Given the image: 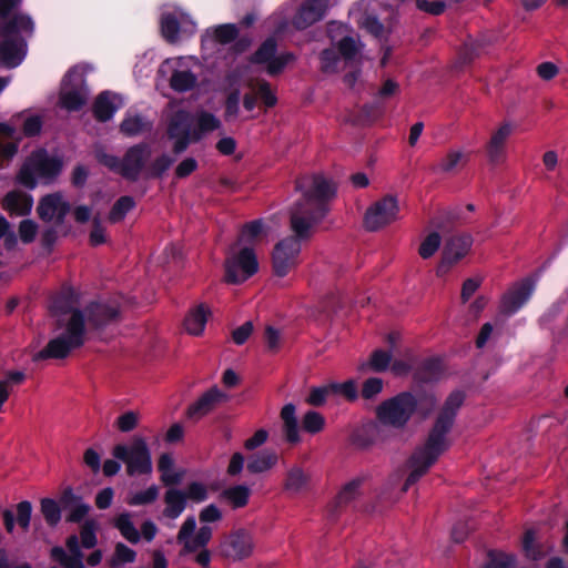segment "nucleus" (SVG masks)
Listing matches in <instances>:
<instances>
[{"label": "nucleus", "instance_id": "obj_1", "mask_svg": "<svg viewBox=\"0 0 568 568\" xmlns=\"http://www.w3.org/2000/svg\"><path fill=\"white\" fill-rule=\"evenodd\" d=\"M295 190L302 196L290 211V227L294 235L277 242L272 253L273 272L286 276L298 263L301 242L312 236L313 229L329 213V202L336 195L335 184L322 174L303 175L296 179Z\"/></svg>", "mask_w": 568, "mask_h": 568}, {"label": "nucleus", "instance_id": "obj_2", "mask_svg": "<svg viewBox=\"0 0 568 568\" xmlns=\"http://www.w3.org/2000/svg\"><path fill=\"white\" fill-rule=\"evenodd\" d=\"M436 405L437 398L434 390L419 387L413 392H400L383 400L376 407V418L381 427L390 426L403 429L415 414L426 418Z\"/></svg>", "mask_w": 568, "mask_h": 568}, {"label": "nucleus", "instance_id": "obj_3", "mask_svg": "<svg viewBox=\"0 0 568 568\" xmlns=\"http://www.w3.org/2000/svg\"><path fill=\"white\" fill-rule=\"evenodd\" d=\"M221 125V120L209 111L202 110L194 114L185 109H179L169 116L165 134L173 141V154L180 155L191 144L199 143Z\"/></svg>", "mask_w": 568, "mask_h": 568}, {"label": "nucleus", "instance_id": "obj_4", "mask_svg": "<svg viewBox=\"0 0 568 568\" xmlns=\"http://www.w3.org/2000/svg\"><path fill=\"white\" fill-rule=\"evenodd\" d=\"M54 331L63 332L51 338L48 344L36 355L37 359H63L70 355L73 349H78L85 344L87 326L83 312H74L69 320H54Z\"/></svg>", "mask_w": 568, "mask_h": 568}, {"label": "nucleus", "instance_id": "obj_5", "mask_svg": "<svg viewBox=\"0 0 568 568\" xmlns=\"http://www.w3.org/2000/svg\"><path fill=\"white\" fill-rule=\"evenodd\" d=\"M33 29V20L24 13H16L9 21L0 24V65L13 69L22 63L27 54V43L24 39L13 36L19 32L32 34Z\"/></svg>", "mask_w": 568, "mask_h": 568}, {"label": "nucleus", "instance_id": "obj_6", "mask_svg": "<svg viewBox=\"0 0 568 568\" xmlns=\"http://www.w3.org/2000/svg\"><path fill=\"white\" fill-rule=\"evenodd\" d=\"M63 161L58 156H50L44 149L33 151L21 165L17 174V183L28 190H34L38 179L50 183L61 173Z\"/></svg>", "mask_w": 568, "mask_h": 568}, {"label": "nucleus", "instance_id": "obj_7", "mask_svg": "<svg viewBox=\"0 0 568 568\" xmlns=\"http://www.w3.org/2000/svg\"><path fill=\"white\" fill-rule=\"evenodd\" d=\"M115 459L125 464L128 476L150 475L152 456L149 445L142 436H133L130 444H118L112 449Z\"/></svg>", "mask_w": 568, "mask_h": 568}, {"label": "nucleus", "instance_id": "obj_8", "mask_svg": "<svg viewBox=\"0 0 568 568\" xmlns=\"http://www.w3.org/2000/svg\"><path fill=\"white\" fill-rule=\"evenodd\" d=\"M465 397V393L458 389L452 392L447 396L443 407L440 408L437 417L435 418L432 428L428 432V438L448 448L450 447V442L448 440L447 435L450 433L454 426L457 413L459 408L463 406Z\"/></svg>", "mask_w": 568, "mask_h": 568}, {"label": "nucleus", "instance_id": "obj_9", "mask_svg": "<svg viewBox=\"0 0 568 568\" xmlns=\"http://www.w3.org/2000/svg\"><path fill=\"white\" fill-rule=\"evenodd\" d=\"M257 271V257L251 246H244L236 253H229L224 261V280L229 284H242Z\"/></svg>", "mask_w": 568, "mask_h": 568}, {"label": "nucleus", "instance_id": "obj_10", "mask_svg": "<svg viewBox=\"0 0 568 568\" xmlns=\"http://www.w3.org/2000/svg\"><path fill=\"white\" fill-rule=\"evenodd\" d=\"M447 449L448 447L427 437L424 445L417 448L408 460L412 470L405 479L403 490L407 491L416 484Z\"/></svg>", "mask_w": 568, "mask_h": 568}, {"label": "nucleus", "instance_id": "obj_11", "mask_svg": "<svg viewBox=\"0 0 568 568\" xmlns=\"http://www.w3.org/2000/svg\"><path fill=\"white\" fill-rule=\"evenodd\" d=\"M88 100L85 78L78 67L71 68L62 79L61 105L70 111H80Z\"/></svg>", "mask_w": 568, "mask_h": 568}, {"label": "nucleus", "instance_id": "obj_12", "mask_svg": "<svg viewBox=\"0 0 568 568\" xmlns=\"http://www.w3.org/2000/svg\"><path fill=\"white\" fill-rule=\"evenodd\" d=\"M399 219V205L396 196L387 194L373 203L365 212L364 226L376 232Z\"/></svg>", "mask_w": 568, "mask_h": 568}, {"label": "nucleus", "instance_id": "obj_13", "mask_svg": "<svg viewBox=\"0 0 568 568\" xmlns=\"http://www.w3.org/2000/svg\"><path fill=\"white\" fill-rule=\"evenodd\" d=\"M83 311L87 333L90 331H102L106 326L120 321L121 311L119 305L104 302H90Z\"/></svg>", "mask_w": 568, "mask_h": 568}, {"label": "nucleus", "instance_id": "obj_14", "mask_svg": "<svg viewBox=\"0 0 568 568\" xmlns=\"http://www.w3.org/2000/svg\"><path fill=\"white\" fill-rule=\"evenodd\" d=\"M473 245V237L470 234H455L447 239L442 260L437 266V274L444 275L449 268L467 255Z\"/></svg>", "mask_w": 568, "mask_h": 568}, {"label": "nucleus", "instance_id": "obj_15", "mask_svg": "<svg viewBox=\"0 0 568 568\" xmlns=\"http://www.w3.org/2000/svg\"><path fill=\"white\" fill-rule=\"evenodd\" d=\"M150 154V146L145 142L130 146L121 160L120 174L129 181H136L144 170Z\"/></svg>", "mask_w": 568, "mask_h": 568}, {"label": "nucleus", "instance_id": "obj_16", "mask_svg": "<svg viewBox=\"0 0 568 568\" xmlns=\"http://www.w3.org/2000/svg\"><path fill=\"white\" fill-rule=\"evenodd\" d=\"M536 278L531 276L525 277L516 283L501 298L500 310L506 315H513L518 312L531 297Z\"/></svg>", "mask_w": 568, "mask_h": 568}, {"label": "nucleus", "instance_id": "obj_17", "mask_svg": "<svg viewBox=\"0 0 568 568\" xmlns=\"http://www.w3.org/2000/svg\"><path fill=\"white\" fill-rule=\"evenodd\" d=\"M253 551V539L245 529H237L230 532L221 542V554L233 560H242L251 556Z\"/></svg>", "mask_w": 568, "mask_h": 568}, {"label": "nucleus", "instance_id": "obj_18", "mask_svg": "<svg viewBox=\"0 0 568 568\" xmlns=\"http://www.w3.org/2000/svg\"><path fill=\"white\" fill-rule=\"evenodd\" d=\"M328 9V0H306L302 3L293 18V26L297 30H305L321 21Z\"/></svg>", "mask_w": 568, "mask_h": 568}, {"label": "nucleus", "instance_id": "obj_19", "mask_svg": "<svg viewBox=\"0 0 568 568\" xmlns=\"http://www.w3.org/2000/svg\"><path fill=\"white\" fill-rule=\"evenodd\" d=\"M514 126L509 122H504L495 132H493L486 144V154L493 165L503 163L506 159V144L511 135Z\"/></svg>", "mask_w": 568, "mask_h": 568}, {"label": "nucleus", "instance_id": "obj_20", "mask_svg": "<svg viewBox=\"0 0 568 568\" xmlns=\"http://www.w3.org/2000/svg\"><path fill=\"white\" fill-rule=\"evenodd\" d=\"M77 293L71 286H63L51 300L50 312L54 320H69L74 312H83L77 307Z\"/></svg>", "mask_w": 568, "mask_h": 568}, {"label": "nucleus", "instance_id": "obj_21", "mask_svg": "<svg viewBox=\"0 0 568 568\" xmlns=\"http://www.w3.org/2000/svg\"><path fill=\"white\" fill-rule=\"evenodd\" d=\"M225 398L226 395L216 386H213L187 407L186 417L190 419L199 420L200 418L210 414L216 407V405L222 403Z\"/></svg>", "mask_w": 568, "mask_h": 568}, {"label": "nucleus", "instance_id": "obj_22", "mask_svg": "<svg viewBox=\"0 0 568 568\" xmlns=\"http://www.w3.org/2000/svg\"><path fill=\"white\" fill-rule=\"evenodd\" d=\"M153 123L139 113L128 111L119 125V131L126 138H133L150 132Z\"/></svg>", "mask_w": 568, "mask_h": 568}, {"label": "nucleus", "instance_id": "obj_23", "mask_svg": "<svg viewBox=\"0 0 568 568\" xmlns=\"http://www.w3.org/2000/svg\"><path fill=\"white\" fill-rule=\"evenodd\" d=\"M486 45L484 38L468 36L457 51L456 68H464L471 64L481 53Z\"/></svg>", "mask_w": 568, "mask_h": 568}, {"label": "nucleus", "instance_id": "obj_24", "mask_svg": "<svg viewBox=\"0 0 568 568\" xmlns=\"http://www.w3.org/2000/svg\"><path fill=\"white\" fill-rule=\"evenodd\" d=\"M361 485L362 479L355 478L343 486L335 497L333 507L329 509L328 517L331 520H336L338 517V510L357 497Z\"/></svg>", "mask_w": 568, "mask_h": 568}, {"label": "nucleus", "instance_id": "obj_25", "mask_svg": "<svg viewBox=\"0 0 568 568\" xmlns=\"http://www.w3.org/2000/svg\"><path fill=\"white\" fill-rule=\"evenodd\" d=\"M33 199L31 195L18 191L7 193L3 207L11 214L28 215L31 212Z\"/></svg>", "mask_w": 568, "mask_h": 568}, {"label": "nucleus", "instance_id": "obj_26", "mask_svg": "<svg viewBox=\"0 0 568 568\" xmlns=\"http://www.w3.org/2000/svg\"><path fill=\"white\" fill-rule=\"evenodd\" d=\"M211 314L205 304L192 308L184 318V327L191 335L199 336L203 333L207 317Z\"/></svg>", "mask_w": 568, "mask_h": 568}, {"label": "nucleus", "instance_id": "obj_27", "mask_svg": "<svg viewBox=\"0 0 568 568\" xmlns=\"http://www.w3.org/2000/svg\"><path fill=\"white\" fill-rule=\"evenodd\" d=\"M186 501L184 491L176 488L168 489L164 494L165 508L163 515L166 518L176 519L186 508Z\"/></svg>", "mask_w": 568, "mask_h": 568}, {"label": "nucleus", "instance_id": "obj_28", "mask_svg": "<svg viewBox=\"0 0 568 568\" xmlns=\"http://www.w3.org/2000/svg\"><path fill=\"white\" fill-rule=\"evenodd\" d=\"M277 459L276 452L265 449L248 457L246 469L251 474H261L274 467Z\"/></svg>", "mask_w": 568, "mask_h": 568}, {"label": "nucleus", "instance_id": "obj_29", "mask_svg": "<svg viewBox=\"0 0 568 568\" xmlns=\"http://www.w3.org/2000/svg\"><path fill=\"white\" fill-rule=\"evenodd\" d=\"M116 111L118 106L111 100V93L109 91L101 92L95 98L92 105L94 119L102 123L110 121Z\"/></svg>", "mask_w": 568, "mask_h": 568}, {"label": "nucleus", "instance_id": "obj_30", "mask_svg": "<svg viewBox=\"0 0 568 568\" xmlns=\"http://www.w3.org/2000/svg\"><path fill=\"white\" fill-rule=\"evenodd\" d=\"M251 489L246 485H234L222 490L220 497L233 509L245 507L250 501Z\"/></svg>", "mask_w": 568, "mask_h": 568}, {"label": "nucleus", "instance_id": "obj_31", "mask_svg": "<svg viewBox=\"0 0 568 568\" xmlns=\"http://www.w3.org/2000/svg\"><path fill=\"white\" fill-rule=\"evenodd\" d=\"M443 374V364L439 358L430 357L420 363L416 371V377L423 383H434L439 381Z\"/></svg>", "mask_w": 568, "mask_h": 568}, {"label": "nucleus", "instance_id": "obj_32", "mask_svg": "<svg viewBox=\"0 0 568 568\" xmlns=\"http://www.w3.org/2000/svg\"><path fill=\"white\" fill-rule=\"evenodd\" d=\"M197 78L191 70H174L170 78V87L173 91L183 93L196 87Z\"/></svg>", "mask_w": 568, "mask_h": 568}, {"label": "nucleus", "instance_id": "obj_33", "mask_svg": "<svg viewBox=\"0 0 568 568\" xmlns=\"http://www.w3.org/2000/svg\"><path fill=\"white\" fill-rule=\"evenodd\" d=\"M308 479V476L301 467L294 466L286 473L284 490L291 494L301 493L307 486Z\"/></svg>", "mask_w": 568, "mask_h": 568}, {"label": "nucleus", "instance_id": "obj_34", "mask_svg": "<svg viewBox=\"0 0 568 568\" xmlns=\"http://www.w3.org/2000/svg\"><path fill=\"white\" fill-rule=\"evenodd\" d=\"M382 427L373 425L353 434V444L362 449L368 448L374 445L378 439H382Z\"/></svg>", "mask_w": 568, "mask_h": 568}, {"label": "nucleus", "instance_id": "obj_35", "mask_svg": "<svg viewBox=\"0 0 568 568\" xmlns=\"http://www.w3.org/2000/svg\"><path fill=\"white\" fill-rule=\"evenodd\" d=\"M113 526L120 531L123 538L131 544H138L141 539L139 530L131 521L129 513L120 514L113 523Z\"/></svg>", "mask_w": 568, "mask_h": 568}, {"label": "nucleus", "instance_id": "obj_36", "mask_svg": "<svg viewBox=\"0 0 568 568\" xmlns=\"http://www.w3.org/2000/svg\"><path fill=\"white\" fill-rule=\"evenodd\" d=\"M135 207V201L130 195L120 196L112 205L108 220L110 223H119L124 220L126 214Z\"/></svg>", "mask_w": 568, "mask_h": 568}, {"label": "nucleus", "instance_id": "obj_37", "mask_svg": "<svg viewBox=\"0 0 568 568\" xmlns=\"http://www.w3.org/2000/svg\"><path fill=\"white\" fill-rule=\"evenodd\" d=\"M277 51V41L274 37L266 38L257 50L251 55L250 61L253 64H266Z\"/></svg>", "mask_w": 568, "mask_h": 568}, {"label": "nucleus", "instance_id": "obj_38", "mask_svg": "<svg viewBox=\"0 0 568 568\" xmlns=\"http://www.w3.org/2000/svg\"><path fill=\"white\" fill-rule=\"evenodd\" d=\"M60 195V193H51L40 200L37 212L42 221L50 222L55 216Z\"/></svg>", "mask_w": 568, "mask_h": 568}, {"label": "nucleus", "instance_id": "obj_39", "mask_svg": "<svg viewBox=\"0 0 568 568\" xmlns=\"http://www.w3.org/2000/svg\"><path fill=\"white\" fill-rule=\"evenodd\" d=\"M161 33L163 38L173 43L178 40L181 24L178 17L173 13H165L161 17Z\"/></svg>", "mask_w": 568, "mask_h": 568}, {"label": "nucleus", "instance_id": "obj_40", "mask_svg": "<svg viewBox=\"0 0 568 568\" xmlns=\"http://www.w3.org/2000/svg\"><path fill=\"white\" fill-rule=\"evenodd\" d=\"M320 70L324 74H334L338 72L341 57L334 48H326L320 53Z\"/></svg>", "mask_w": 568, "mask_h": 568}, {"label": "nucleus", "instance_id": "obj_41", "mask_svg": "<svg viewBox=\"0 0 568 568\" xmlns=\"http://www.w3.org/2000/svg\"><path fill=\"white\" fill-rule=\"evenodd\" d=\"M136 558V552L123 542H118L114 547L113 556L109 560L111 568H118L124 564L133 562Z\"/></svg>", "mask_w": 568, "mask_h": 568}, {"label": "nucleus", "instance_id": "obj_42", "mask_svg": "<svg viewBox=\"0 0 568 568\" xmlns=\"http://www.w3.org/2000/svg\"><path fill=\"white\" fill-rule=\"evenodd\" d=\"M41 514L50 527H55L61 520V509L52 498L41 499Z\"/></svg>", "mask_w": 568, "mask_h": 568}, {"label": "nucleus", "instance_id": "obj_43", "mask_svg": "<svg viewBox=\"0 0 568 568\" xmlns=\"http://www.w3.org/2000/svg\"><path fill=\"white\" fill-rule=\"evenodd\" d=\"M523 550L527 558L531 560H539L545 556L541 546L535 541V531L528 529L524 534Z\"/></svg>", "mask_w": 568, "mask_h": 568}, {"label": "nucleus", "instance_id": "obj_44", "mask_svg": "<svg viewBox=\"0 0 568 568\" xmlns=\"http://www.w3.org/2000/svg\"><path fill=\"white\" fill-rule=\"evenodd\" d=\"M516 557L510 554L490 550L485 568H514Z\"/></svg>", "mask_w": 568, "mask_h": 568}, {"label": "nucleus", "instance_id": "obj_45", "mask_svg": "<svg viewBox=\"0 0 568 568\" xmlns=\"http://www.w3.org/2000/svg\"><path fill=\"white\" fill-rule=\"evenodd\" d=\"M263 231V222L262 220H254L245 223L240 232L237 244L241 243H252L256 240Z\"/></svg>", "mask_w": 568, "mask_h": 568}, {"label": "nucleus", "instance_id": "obj_46", "mask_svg": "<svg viewBox=\"0 0 568 568\" xmlns=\"http://www.w3.org/2000/svg\"><path fill=\"white\" fill-rule=\"evenodd\" d=\"M442 237L438 232L429 233L424 241L420 243L418 254L422 258H430L439 248Z\"/></svg>", "mask_w": 568, "mask_h": 568}, {"label": "nucleus", "instance_id": "obj_47", "mask_svg": "<svg viewBox=\"0 0 568 568\" xmlns=\"http://www.w3.org/2000/svg\"><path fill=\"white\" fill-rule=\"evenodd\" d=\"M325 426L324 416L315 410H308L302 419V428L310 434L320 433Z\"/></svg>", "mask_w": 568, "mask_h": 568}, {"label": "nucleus", "instance_id": "obj_48", "mask_svg": "<svg viewBox=\"0 0 568 568\" xmlns=\"http://www.w3.org/2000/svg\"><path fill=\"white\" fill-rule=\"evenodd\" d=\"M175 159L170 155L163 153L155 158L153 162L150 164L148 174L153 179H161L163 174L172 166Z\"/></svg>", "mask_w": 568, "mask_h": 568}, {"label": "nucleus", "instance_id": "obj_49", "mask_svg": "<svg viewBox=\"0 0 568 568\" xmlns=\"http://www.w3.org/2000/svg\"><path fill=\"white\" fill-rule=\"evenodd\" d=\"M392 362V353L384 349H375L369 358V367L376 373H382L388 369Z\"/></svg>", "mask_w": 568, "mask_h": 568}, {"label": "nucleus", "instance_id": "obj_50", "mask_svg": "<svg viewBox=\"0 0 568 568\" xmlns=\"http://www.w3.org/2000/svg\"><path fill=\"white\" fill-rule=\"evenodd\" d=\"M295 59V55L291 52H284L280 55H274L272 60H270L267 64V73L272 77L277 75L283 72L285 67Z\"/></svg>", "mask_w": 568, "mask_h": 568}, {"label": "nucleus", "instance_id": "obj_51", "mask_svg": "<svg viewBox=\"0 0 568 568\" xmlns=\"http://www.w3.org/2000/svg\"><path fill=\"white\" fill-rule=\"evenodd\" d=\"M159 488L155 485L150 486L145 490L135 493L129 500L131 506L149 505L156 500Z\"/></svg>", "mask_w": 568, "mask_h": 568}, {"label": "nucleus", "instance_id": "obj_52", "mask_svg": "<svg viewBox=\"0 0 568 568\" xmlns=\"http://www.w3.org/2000/svg\"><path fill=\"white\" fill-rule=\"evenodd\" d=\"M336 51L344 60H353L358 52L357 43L353 37L345 36L337 42Z\"/></svg>", "mask_w": 568, "mask_h": 568}, {"label": "nucleus", "instance_id": "obj_53", "mask_svg": "<svg viewBox=\"0 0 568 568\" xmlns=\"http://www.w3.org/2000/svg\"><path fill=\"white\" fill-rule=\"evenodd\" d=\"M464 154L460 151H449L437 164L435 171L450 173L455 171L463 160Z\"/></svg>", "mask_w": 568, "mask_h": 568}, {"label": "nucleus", "instance_id": "obj_54", "mask_svg": "<svg viewBox=\"0 0 568 568\" xmlns=\"http://www.w3.org/2000/svg\"><path fill=\"white\" fill-rule=\"evenodd\" d=\"M184 495L186 496V500L190 499L196 504L203 503L209 498L206 486L200 481H191L187 485Z\"/></svg>", "mask_w": 568, "mask_h": 568}, {"label": "nucleus", "instance_id": "obj_55", "mask_svg": "<svg viewBox=\"0 0 568 568\" xmlns=\"http://www.w3.org/2000/svg\"><path fill=\"white\" fill-rule=\"evenodd\" d=\"M97 525L93 520H87L81 526L80 536H81V545L85 549H91L95 547L98 539H97Z\"/></svg>", "mask_w": 568, "mask_h": 568}, {"label": "nucleus", "instance_id": "obj_56", "mask_svg": "<svg viewBox=\"0 0 568 568\" xmlns=\"http://www.w3.org/2000/svg\"><path fill=\"white\" fill-rule=\"evenodd\" d=\"M240 99L241 92L239 89H234L227 94L224 104V118L226 121H230L237 116L240 111Z\"/></svg>", "mask_w": 568, "mask_h": 568}, {"label": "nucleus", "instance_id": "obj_57", "mask_svg": "<svg viewBox=\"0 0 568 568\" xmlns=\"http://www.w3.org/2000/svg\"><path fill=\"white\" fill-rule=\"evenodd\" d=\"M237 34L239 30L233 23L221 24L214 31L215 39L221 44L233 42L237 38Z\"/></svg>", "mask_w": 568, "mask_h": 568}, {"label": "nucleus", "instance_id": "obj_58", "mask_svg": "<svg viewBox=\"0 0 568 568\" xmlns=\"http://www.w3.org/2000/svg\"><path fill=\"white\" fill-rule=\"evenodd\" d=\"M331 394H333L331 384L321 387H312L306 402L312 406L320 407L325 404L327 396Z\"/></svg>", "mask_w": 568, "mask_h": 568}, {"label": "nucleus", "instance_id": "obj_59", "mask_svg": "<svg viewBox=\"0 0 568 568\" xmlns=\"http://www.w3.org/2000/svg\"><path fill=\"white\" fill-rule=\"evenodd\" d=\"M334 395H343L348 400H355L358 396L357 387L354 381L349 379L344 383H331Z\"/></svg>", "mask_w": 568, "mask_h": 568}, {"label": "nucleus", "instance_id": "obj_60", "mask_svg": "<svg viewBox=\"0 0 568 568\" xmlns=\"http://www.w3.org/2000/svg\"><path fill=\"white\" fill-rule=\"evenodd\" d=\"M139 415L133 410H129L120 415L115 420L116 428L122 433H129L138 426Z\"/></svg>", "mask_w": 568, "mask_h": 568}, {"label": "nucleus", "instance_id": "obj_61", "mask_svg": "<svg viewBox=\"0 0 568 568\" xmlns=\"http://www.w3.org/2000/svg\"><path fill=\"white\" fill-rule=\"evenodd\" d=\"M257 97L267 109L275 106L277 103V97L272 91L271 84L265 80L258 82Z\"/></svg>", "mask_w": 568, "mask_h": 568}, {"label": "nucleus", "instance_id": "obj_62", "mask_svg": "<svg viewBox=\"0 0 568 568\" xmlns=\"http://www.w3.org/2000/svg\"><path fill=\"white\" fill-rule=\"evenodd\" d=\"M383 379L379 377L367 378L362 386V397L365 399H372L383 390Z\"/></svg>", "mask_w": 568, "mask_h": 568}, {"label": "nucleus", "instance_id": "obj_63", "mask_svg": "<svg viewBox=\"0 0 568 568\" xmlns=\"http://www.w3.org/2000/svg\"><path fill=\"white\" fill-rule=\"evenodd\" d=\"M32 514V505L28 500H22L17 505V523L23 529L28 530Z\"/></svg>", "mask_w": 568, "mask_h": 568}, {"label": "nucleus", "instance_id": "obj_64", "mask_svg": "<svg viewBox=\"0 0 568 568\" xmlns=\"http://www.w3.org/2000/svg\"><path fill=\"white\" fill-rule=\"evenodd\" d=\"M199 168L196 159L187 156L183 159L175 168L174 175L176 179H186Z\"/></svg>", "mask_w": 568, "mask_h": 568}]
</instances>
